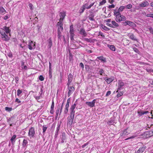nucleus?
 Returning a JSON list of instances; mask_svg holds the SVG:
<instances>
[{"instance_id":"nucleus-34","label":"nucleus","mask_w":153,"mask_h":153,"mask_svg":"<svg viewBox=\"0 0 153 153\" xmlns=\"http://www.w3.org/2000/svg\"><path fill=\"white\" fill-rule=\"evenodd\" d=\"M108 47L113 51H115V48L114 46L113 45H108Z\"/></svg>"},{"instance_id":"nucleus-41","label":"nucleus","mask_w":153,"mask_h":153,"mask_svg":"<svg viewBox=\"0 0 153 153\" xmlns=\"http://www.w3.org/2000/svg\"><path fill=\"white\" fill-rule=\"evenodd\" d=\"M63 21L59 20V21L56 24V26H58L61 25H63Z\"/></svg>"},{"instance_id":"nucleus-3","label":"nucleus","mask_w":153,"mask_h":153,"mask_svg":"<svg viewBox=\"0 0 153 153\" xmlns=\"http://www.w3.org/2000/svg\"><path fill=\"white\" fill-rule=\"evenodd\" d=\"M123 25L124 26H126L127 25H128L130 27H136V25L133 22L129 21H126L124 22L123 23Z\"/></svg>"},{"instance_id":"nucleus-35","label":"nucleus","mask_w":153,"mask_h":153,"mask_svg":"<svg viewBox=\"0 0 153 153\" xmlns=\"http://www.w3.org/2000/svg\"><path fill=\"white\" fill-rule=\"evenodd\" d=\"M16 137V135H14L12 136L10 139V141L11 142V143L13 144H14V143L15 142L14 140H15Z\"/></svg>"},{"instance_id":"nucleus-46","label":"nucleus","mask_w":153,"mask_h":153,"mask_svg":"<svg viewBox=\"0 0 153 153\" xmlns=\"http://www.w3.org/2000/svg\"><path fill=\"white\" fill-rule=\"evenodd\" d=\"M83 40L88 42L91 43L92 42V40L90 39L85 38L83 39Z\"/></svg>"},{"instance_id":"nucleus-40","label":"nucleus","mask_w":153,"mask_h":153,"mask_svg":"<svg viewBox=\"0 0 153 153\" xmlns=\"http://www.w3.org/2000/svg\"><path fill=\"white\" fill-rule=\"evenodd\" d=\"M48 126H47L46 125H44L43 126V133L45 134V132L46 131V130L47 129Z\"/></svg>"},{"instance_id":"nucleus-63","label":"nucleus","mask_w":153,"mask_h":153,"mask_svg":"<svg viewBox=\"0 0 153 153\" xmlns=\"http://www.w3.org/2000/svg\"><path fill=\"white\" fill-rule=\"evenodd\" d=\"M79 66L82 69H83L84 68V65L83 63L82 62H81L79 64Z\"/></svg>"},{"instance_id":"nucleus-44","label":"nucleus","mask_w":153,"mask_h":153,"mask_svg":"<svg viewBox=\"0 0 153 153\" xmlns=\"http://www.w3.org/2000/svg\"><path fill=\"white\" fill-rule=\"evenodd\" d=\"M59 107H58L56 110V118L57 117L59 113Z\"/></svg>"},{"instance_id":"nucleus-42","label":"nucleus","mask_w":153,"mask_h":153,"mask_svg":"<svg viewBox=\"0 0 153 153\" xmlns=\"http://www.w3.org/2000/svg\"><path fill=\"white\" fill-rule=\"evenodd\" d=\"M0 33L1 35V36L6 34L3 28L0 29Z\"/></svg>"},{"instance_id":"nucleus-60","label":"nucleus","mask_w":153,"mask_h":153,"mask_svg":"<svg viewBox=\"0 0 153 153\" xmlns=\"http://www.w3.org/2000/svg\"><path fill=\"white\" fill-rule=\"evenodd\" d=\"M60 81L61 82H62V79H63V75L62 73L61 72L60 73Z\"/></svg>"},{"instance_id":"nucleus-50","label":"nucleus","mask_w":153,"mask_h":153,"mask_svg":"<svg viewBox=\"0 0 153 153\" xmlns=\"http://www.w3.org/2000/svg\"><path fill=\"white\" fill-rule=\"evenodd\" d=\"M0 12L2 13H3L6 12V10L4 9V8L2 7H1L0 8Z\"/></svg>"},{"instance_id":"nucleus-56","label":"nucleus","mask_w":153,"mask_h":153,"mask_svg":"<svg viewBox=\"0 0 153 153\" xmlns=\"http://www.w3.org/2000/svg\"><path fill=\"white\" fill-rule=\"evenodd\" d=\"M39 79L41 81H43L44 80V78L42 75H40L39 77Z\"/></svg>"},{"instance_id":"nucleus-23","label":"nucleus","mask_w":153,"mask_h":153,"mask_svg":"<svg viewBox=\"0 0 153 153\" xmlns=\"http://www.w3.org/2000/svg\"><path fill=\"white\" fill-rule=\"evenodd\" d=\"M95 2H93L90 4L89 5H88V3H86L83 4V5L85 7V9H90L94 5Z\"/></svg>"},{"instance_id":"nucleus-59","label":"nucleus","mask_w":153,"mask_h":153,"mask_svg":"<svg viewBox=\"0 0 153 153\" xmlns=\"http://www.w3.org/2000/svg\"><path fill=\"white\" fill-rule=\"evenodd\" d=\"M111 91H108L107 92L105 96L106 97L108 96L109 95H110L111 94Z\"/></svg>"},{"instance_id":"nucleus-36","label":"nucleus","mask_w":153,"mask_h":153,"mask_svg":"<svg viewBox=\"0 0 153 153\" xmlns=\"http://www.w3.org/2000/svg\"><path fill=\"white\" fill-rule=\"evenodd\" d=\"M129 38L134 41H137V40L133 34H131L129 36Z\"/></svg>"},{"instance_id":"nucleus-28","label":"nucleus","mask_w":153,"mask_h":153,"mask_svg":"<svg viewBox=\"0 0 153 153\" xmlns=\"http://www.w3.org/2000/svg\"><path fill=\"white\" fill-rule=\"evenodd\" d=\"M97 59H98L102 61L103 62H106V58L104 57L103 56H98L96 59L97 60Z\"/></svg>"},{"instance_id":"nucleus-22","label":"nucleus","mask_w":153,"mask_h":153,"mask_svg":"<svg viewBox=\"0 0 153 153\" xmlns=\"http://www.w3.org/2000/svg\"><path fill=\"white\" fill-rule=\"evenodd\" d=\"M138 115L139 116H141L143 115H144L145 114H146L149 113L148 111H138L137 112Z\"/></svg>"},{"instance_id":"nucleus-6","label":"nucleus","mask_w":153,"mask_h":153,"mask_svg":"<svg viewBox=\"0 0 153 153\" xmlns=\"http://www.w3.org/2000/svg\"><path fill=\"white\" fill-rule=\"evenodd\" d=\"M35 134L34 128L33 127H31L29 129L28 135L31 137H33Z\"/></svg>"},{"instance_id":"nucleus-32","label":"nucleus","mask_w":153,"mask_h":153,"mask_svg":"<svg viewBox=\"0 0 153 153\" xmlns=\"http://www.w3.org/2000/svg\"><path fill=\"white\" fill-rule=\"evenodd\" d=\"M111 24L113 25V28H115L118 27L119 26L118 24L114 21H112L111 22Z\"/></svg>"},{"instance_id":"nucleus-53","label":"nucleus","mask_w":153,"mask_h":153,"mask_svg":"<svg viewBox=\"0 0 153 153\" xmlns=\"http://www.w3.org/2000/svg\"><path fill=\"white\" fill-rule=\"evenodd\" d=\"M126 7L127 9H130L132 7V5L131 4H129L127 5Z\"/></svg>"},{"instance_id":"nucleus-61","label":"nucleus","mask_w":153,"mask_h":153,"mask_svg":"<svg viewBox=\"0 0 153 153\" xmlns=\"http://www.w3.org/2000/svg\"><path fill=\"white\" fill-rule=\"evenodd\" d=\"M15 82L16 83H18L19 78L18 76H16L15 77Z\"/></svg>"},{"instance_id":"nucleus-25","label":"nucleus","mask_w":153,"mask_h":153,"mask_svg":"<svg viewBox=\"0 0 153 153\" xmlns=\"http://www.w3.org/2000/svg\"><path fill=\"white\" fill-rule=\"evenodd\" d=\"M104 79L109 84L110 83L114 80V79L112 78H109L107 77L104 78Z\"/></svg>"},{"instance_id":"nucleus-18","label":"nucleus","mask_w":153,"mask_h":153,"mask_svg":"<svg viewBox=\"0 0 153 153\" xmlns=\"http://www.w3.org/2000/svg\"><path fill=\"white\" fill-rule=\"evenodd\" d=\"M125 8V7L124 6H120L118 9L117 8H115L114 10V11L115 12H117L118 11V12L120 13V12H122L123 10Z\"/></svg>"},{"instance_id":"nucleus-17","label":"nucleus","mask_w":153,"mask_h":153,"mask_svg":"<svg viewBox=\"0 0 153 153\" xmlns=\"http://www.w3.org/2000/svg\"><path fill=\"white\" fill-rule=\"evenodd\" d=\"M66 15V12H65L63 11L60 12L59 14V16L60 17L59 19L63 21Z\"/></svg>"},{"instance_id":"nucleus-9","label":"nucleus","mask_w":153,"mask_h":153,"mask_svg":"<svg viewBox=\"0 0 153 153\" xmlns=\"http://www.w3.org/2000/svg\"><path fill=\"white\" fill-rule=\"evenodd\" d=\"M76 101L75 102L74 104L71 106L70 108V111H71L70 114H71L75 115V111L74 109L76 105Z\"/></svg>"},{"instance_id":"nucleus-5","label":"nucleus","mask_w":153,"mask_h":153,"mask_svg":"<svg viewBox=\"0 0 153 153\" xmlns=\"http://www.w3.org/2000/svg\"><path fill=\"white\" fill-rule=\"evenodd\" d=\"M70 85H68V97H69L71 94L74 91L75 89L74 87L72 86H69Z\"/></svg>"},{"instance_id":"nucleus-10","label":"nucleus","mask_w":153,"mask_h":153,"mask_svg":"<svg viewBox=\"0 0 153 153\" xmlns=\"http://www.w3.org/2000/svg\"><path fill=\"white\" fill-rule=\"evenodd\" d=\"M116 123L114 121V117H111L107 122L108 124L109 125H114Z\"/></svg>"},{"instance_id":"nucleus-64","label":"nucleus","mask_w":153,"mask_h":153,"mask_svg":"<svg viewBox=\"0 0 153 153\" xmlns=\"http://www.w3.org/2000/svg\"><path fill=\"white\" fill-rule=\"evenodd\" d=\"M15 102H17L18 103H20L21 102V101L17 98L16 99Z\"/></svg>"},{"instance_id":"nucleus-27","label":"nucleus","mask_w":153,"mask_h":153,"mask_svg":"<svg viewBox=\"0 0 153 153\" xmlns=\"http://www.w3.org/2000/svg\"><path fill=\"white\" fill-rule=\"evenodd\" d=\"M149 3L147 1H145L139 4L140 7H145L148 5Z\"/></svg>"},{"instance_id":"nucleus-8","label":"nucleus","mask_w":153,"mask_h":153,"mask_svg":"<svg viewBox=\"0 0 153 153\" xmlns=\"http://www.w3.org/2000/svg\"><path fill=\"white\" fill-rule=\"evenodd\" d=\"M125 85L124 83L121 80H119L118 81V87L117 88V92H118V91L120 90L122 88H123V87Z\"/></svg>"},{"instance_id":"nucleus-12","label":"nucleus","mask_w":153,"mask_h":153,"mask_svg":"<svg viewBox=\"0 0 153 153\" xmlns=\"http://www.w3.org/2000/svg\"><path fill=\"white\" fill-rule=\"evenodd\" d=\"M60 138L61 140V143H62L64 142H66V134L64 132L62 133V134L60 137Z\"/></svg>"},{"instance_id":"nucleus-19","label":"nucleus","mask_w":153,"mask_h":153,"mask_svg":"<svg viewBox=\"0 0 153 153\" xmlns=\"http://www.w3.org/2000/svg\"><path fill=\"white\" fill-rule=\"evenodd\" d=\"M79 33L82 35H83V36L84 37L86 36L87 35L85 31V29L83 28H80V30L79 32Z\"/></svg>"},{"instance_id":"nucleus-43","label":"nucleus","mask_w":153,"mask_h":153,"mask_svg":"<svg viewBox=\"0 0 153 153\" xmlns=\"http://www.w3.org/2000/svg\"><path fill=\"white\" fill-rule=\"evenodd\" d=\"M106 2V0H102V1H100V3L99 6H100L102 5L105 4Z\"/></svg>"},{"instance_id":"nucleus-20","label":"nucleus","mask_w":153,"mask_h":153,"mask_svg":"<svg viewBox=\"0 0 153 153\" xmlns=\"http://www.w3.org/2000/svg\"><path fill=\"white\" fill-rule=\"evenodd\" d=\"M61 123H58L57 125V127L56 128V129L55 132V137L56 138L57 137L59 131L60 129V126Z\"/></svg>"},{"instance_id":"nucleus-1","label":"nucleus","mask_w":153,"mask_h":153,"mask_svg":"<svg viewBox=\"0 0 153 153\" xmlns=\"http://www.w3.org/2000/svg\"><path fill=\"white\" fill-rule=\"evenodd\" d=\"M114 15L115 16V20L117 22H119L121 21H125L126 20V17L123 15H121L119 12L114 11Z\"/></svg>"},{"instance_id":"nucleus-31","label":"nucleus","mask_w":153,"mask_h":153,"mask_svg":"<svg viewBox=\"0 0 153 153\" xmlns=\"http://www.w3.org/2000/svg\"><path fill=\"white\" fill-rule=\"evenodd\" d=\"M48 48H51L52 45V42L51 38H50L48 40Z\"/></svg>"},{"instance_id":"nucleus-2","label":"nucleus","mask_w":153,"mask_h":153,"mask_svg":"<svg viewBox=\"0 0 153 153\" xmlns=\"http://www.w3.org/2000/svg\"><path fill=\"white\" fill-rule=\"evenodd\" d=\"M143 135L145 138L150 137L153 135V131L150 130L146 131L143 134Z\"/></svg>"},{"instance_id":"nucleus-14","label":"nucleus","mask_w":153,"mask_h":153,"mask_svg":"<svg viewBox=\"0 0 153 153\" xmlns=\"http://www.w3.org/2000/svg\"><path fill=\"white\" fill-rule=\"evenodd\" d=\"M74 115L70 114V118L68 120V123L71 125L72 124L74 119Z\"/></svg>"},{"instance_id":"nucleus-7","label":"nucleus","mask_w":153,"mask_h":153,"mask_svg":"<svg viewBox=\"0 0 153 153\" xmlns=\"http://www.w3.org/2000/svg\"><path fill=\"white\" fill-rule=\"evenodd\" d=\"M33 43L32 41L30 40L29 42V44L28 45V48L30 50H32L34 49L35 48V44Z\"/></svg>"},{"instance_id":"nucleus-11","label":"nucleus","mask_w":153,"mask_h":153,"mask_svg":"<svg viewBox=\"0 0 153 153\" xmlns=\"http://www.w3.org/2000/svg\"><path fill=\"white\" fill-rule=\"evenodd\" d=\"M96 101V100L95 99H94L91 102H85V104L88 106L92 108L94 106Z\"/></svg>"},{"instance_id":"nucleus-55","label":"nucleus","mask_w":153,"mask_h":153,"mask_svg":"<svg viewBox=\"0 0 153 153\" xmlns=\"http://www.w3.org/2000/svg\"><path fill=\"white\" fill-rule=\"evenodd\" d=\"M70 31L69 32H74V27L73 25H71L70 27Z\"/></svg>"},{"instance_id":"nucleus-49","label":"nucleus","mask_w":153,"mask_h":153,"mask_svg":"<svg viewBox=\"0 0 153 153\" xmlns=\"http://www.w3.org/2000/svg\"><path fill=\"white\" fill-rule=\"evenodd\" d=\"M22 92V90H20L19 89H18L17 91V95L18 96H19L20 95Z\"/></svg>"},{"instance_id":"nucleus-62","label":"nucleus","mask_w":153,"mask_h":153,"mask_svg":"<svg viewBox=\"0 0 153 153\" xmlns=\"http://www.w3.org/2000/svg\"><path fill=\"white\" fill-rule=\"evenodd\" d=\"M41 96V95H40V96H34V97L36 100H38L40 99Z\"/></svg>"},{"instance_id":"nucleus-58","label":"nucleus","mask_w":153,"mask_h":153,"mask_svg":"<svg viewBox=\"0 0 153 153\" xmlns=\"http://www.w3.org/2000/svg\"><path fill=\"white\" fill-rule=\"evenodd\" d=\"M54 102L53 100H52L51 109H54Z\"/></svg>"},{"instance_id":"nucleus-30","label":"nucleus","mask_w":153,"mask_h":153,"mask_svg":"<svg viewBox=\"0 0 153 153\" xmlns=\"http://www.w3.org/2000/svg\"><path fill=\"white\" fill-rule=\"evenodd\" d=\"M28 143L27 140L24 139L22 143V147L24 148H26L27 146Z\"/></svg>"},{"instance_id":"nucleus-15","label":"nucleus","mask_w":153,"mask_h":153,"mask_svg":"<svg viewBox=\"0 0 153 153\" xmlns=\"http://www.w3.org/2000/svg\"><path fill=\"white\" fill-rule=\"evenodd\" d=\"M73 79V76L71 73L69 74L68 75V82L67 83V85H70L71 83L72 82Z\"/></svg>"},{"instance_id":"nucleus-21","label":"nucleus","mask_w":153,"mask_h":153,"mask_svg":"<svg viewBox=\"0 0 153 153\" xmlns=\"http://www.w3.org/2000/svg\"><path fill=\"white\" fill-rule=\"evenodd\" d=\"M127 128L124 129V131L120 133L121 136L125 137L129 134V132L127 131Z\"/></svg>"},{"instance_id":"nucleus-47","label":"nucleus","mask_w":153,"mask_h":153,"mask_svg":"<svg viewBox=\"0 0 153 153\" xmlns=\"http://www.w3.org/2000/svg\"><path fill=\"white\" fill-rule=\"evenodd\" d=\"M133 50L136 52L137 53H140V51H139L138 49L137 48L134 47L133 48Z\"/></svg>"},{"instance_id":"nucleus-51","label":"nucleus","mask_w":153,"mask_h":153,"mask_svg":"<svg viewBox=\"0 0 153 153\" xmlns=\"http://www.w3.org/2000/svg\"><path fill=\"white\" fill-rule=\"evenodd\" d=\"M69 61H71V60H72L73 59V55L72 54L69 52Z\"/></svg>"},{"instance_id":"nucleus-38","label":"nucleus","mask_w":153,"mask_h":153,"mask_svg":"<svg viewBox=\"0 0 153 153\" xmlns=\"http://www.w3.org/2000/svg\"><path fill=\"white\" fill-rule=\"evenodd\" d=\"M98 73L100 75H102L103 74H105V73L104 72V71L102 68H101L100 69V70L99 71Z\"/></svg>"},{"instance_id":"nucleus-33","label":"nucleus","mask_w":153,"mask_h":153,"mask_svg":"<svg viewBox=\"0 0 153 153\" xmlns=\"http://www.w3.org/2000/svg\"><path fill=\"white\" fill-rule=\"evenodd\" d=\"M69 105V104H66V105L65 109L64 111V113L65 114H67L68 111Z\"/></svg>"},{"instance_id":"nucleus-54","label":"nucleus","mask_w":153,"mask_h":153,"mask_svg":"<svg viewBox=\"0 0 153 153\" xmlns=\"http://www.w3.org/2000/svg\"><path fill=\"white\" fill-rule=\"evenodd\" d=\"M148 29L150 31V33L153 34V29L151 27L148 28Z\"/></svg>"},{"instance_id":"nucleus-37","label":"nucleus","mask_w":153,"mask_h":153,"mask_svg":"<svg viewBox=\"0 0 153 153\" xmlns=\"http://www.w3.org/2000/svg\"><path fill=\"white\" fill-rule=\"evenodd\" d=\"M85 7L83 5H82V7H81V8L79 10V13H82L85 9Z\"/></svg>"},{"instance_id":"nucleus-26","label":"nucleus","mask_w":153,"mask_h":153,"mask_svg":"<svg viewBox=\"0 0 153 153\" xmlns=\"http://www.w3.org/2000/svg\"><path fill=\"white\" fill-rule=\"evenodd\" d=\"M1 38L3 40L7 41H8L10 39V38L6 34L2 36Z\"/></svg>"},{"instance_id":"nucleus-39","label":"nucleus","mask_w":153,"mask_h":153,"mask_svg":"<svg viewBox=\"0 0 153 153\" xmlns=\"http://www.w3.org/2000/svg\"><path fill=\"white\" fill-rule=\"evenodd\" d=\"M101 26L102 28L105 31H108L110 30V29L109 28H108L107 27L103 25H101Z\"/></svg>"},{"instance_id":"nucleus-24","label":"nucleus","mask_w":153,"mask_h":153,"mask_svg":"<svg viewBox=\"0 0 153 153\" xmlns=\"http://www.w3.org/2000/svg\"><path fill=\"white\" fill-rule=\"evenodd\" d=\"M49 78L50 79H51L52 77L51 65V63L50 62H49Z\"/></svg>"},{"instance_id":"nucleus-48","label":"nucleus","mask_w":153,"mask_h":153,"mask_svg":"<svg viewBox=\"0 0 153 153\" xmlns=\"http://www.w3.org/2000/svg\"><path fill=\"white\" fill-rule=\"evenodd\" d=\"M123 95V93L121 91H119L118 92L117 96V97H119L122 96Z\"/></svg>"},{"instance_id":"nucleus-29","label":"nucleus","mask_w":153,"mask_h":153,"mask_svg":"<svg viewBox=\"0 0 153 153\" xmlns=\"http://www.w3.org/2000/svg\"><path fill=\"white\" fill-rule=\"evenodd\" d=\"M4 32L7 34H8L10 33V29L9 28L6 26H4L3 27Z\"/></svg>"},{"instance_id":"nucleus-4","label":"nucleus","mask_w":153,"mask_h":153,"mask_svg":"<svg viewBox=\"0 0 153 153\" xmlns=\"http://www.w3.org/2000/svg\"><path fill=\"white\" fill-rule=\"evenodd\" d=\"M58 27L57 29V34L58 37L59 39H61V37L62 36L61 32H62L63 30V25H61L57 26Z\"/></svg>"},{"instance_id":"nucleus-13","label":"nucleus","mask_w":153,"mask_h":153,"mask_svg":"<svg viewBox=\"0 0 153 153\" xmlns=\"http://www.w3.org/2000/svg\"><path fill=\"white\" fill-rule=\"evenodd\" d=\"M95 16V14L91 11V12H90V14L88 16V17L90 20L91 21H95V20L94 19Z\"/></svg>"},{"instance_id":"nucleus-57","label":"nucleus","mask_w":153,"mask_h":153,"mask_svg":"<svg viewBox=\"0 0 153 153\" xmlns=\"http://www.w3.org/2000/svg\"><path fill=\"white\" fill-rule=\"evenodd\" d=\"M99 35L101 36L103 38H104L105 37V35L101 32H99Z\"/></svg>"},{"instance_id":"nucleus-45","label":"nucleus","mask_w":153,"mask_h":153,"mask_svg":"<svg viewBox=\"0 0 153 153\" xmlns=\"http://www.w3.org/2000/svg\"><path fill=\"white\" fill-rule=\"evenodd\" d=\"M12 108H10L8 107H6L5 108V110L8 112H10L12 110Z\"/></svg>"},{"instance_id":"nucleus-52","label":"nucleus","mask_w":153,"mask_h":153,"mask_svg":"<svg viewBox=\"0 0 153 153\" xmlns=\"http://www.w3.org/2000/svg\"><path fill=\"white\" fill-rule=\"evenodd\" d=\"M28 6L29 7L30 9L31 10H33V5L31 3H29L28 4Z\"/></svg>"},{"instance_id":"nucleus-16","label":"nucleus","mask_w":153,"mask_h":153,"mask_svg":"<svg viewBox=\"0 0 153 153\" xmlns=\"http://www.w3.org/2000/svg\"><path fill=\"white\" fill-rule=\"evenodd\" d=\"M146 148V146H143L140 147L137 151L135 152V153H143L145 150Z\"/></svg>"}]
</instances>
